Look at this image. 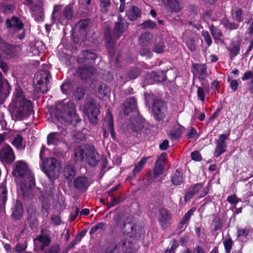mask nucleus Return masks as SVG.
I'll list each match as a JSON object with an SVG mask.
<instances>
[{"mask_svg":"<svg viewBox=\"0 0 253 253\" xmlns=\"http://www.w3.org/2000/svg\"><path fill=\"white\" fill-rule=\"evenodd\" d=\"M52 122L55 124H69L74 126L81 121L76 112L74 103L69 101L56 104L55 108L50 112Z\"/></svg>","mask_w":253,"mask_h":253,"instance_id":"obj_1","label":"nucleus"},{"mask_svg":"<svg viewBox=\"0 0 253 253\" xmlns=\"http://www.w3.org/2000/svg\"><path fill=\"white\" fill-rule=\"evenodd\" d=\"M12 174L15 177L23 178L20 188L24 198L28 197L35 186V179L34 174L28 169L27 164L22 161H17Z\"/></svg>","mask_w":253,"mask_h":253,"instance_id":"obj_2","label":"nucleus"},{"mask_svg":"<svg viewBox=\"0 0 253 253\" xmlns=\"http://www.w3.org/2000/svg\"><path fill=\"white\" fill-rule=\"evenodd\" d=\"M146 103H149V100L152 98V112L154 118L157 121H163L165 118L168 112V106L164 99L157 96H155L153 94H145Z\"/></svg>","mask_w":253,"mask_h":253,"instance_id":"obj_3","label":"nucleus"},{"mask_svg":"<svg viewBox=\"0 0 253 253\" xmlns=\"http://www.w3.org/2000/svg\"><path fill=\"white\" fill-rule=\"evenodd\" d=\"M61 168L60 163L53 157L45 158L41 165L42 170L52 182L59 176Z\"/></svg>","mask_w":253,"mask_h":253,"instance_id":"obj_4","label":"nucleus"},{"mask_svg":"<svg viewBox=\"0 0 253 253\" xmlns=\"http://www.w3.org/2000/svg\"><path fill=\"white\" fill-rule=\"evenodd\" d=\"M15 109L13 115L17 119H22L24 117H28L34 112L33 102L29 100H26L14 105Z\"/></svg>","mask_w":253,"mask_h":253,"instance_id":"obj_5","label":"nucleus"},{"mask_svg":"<svg viewBox=\"0 0 253 253\" xmlns=\"http://www.w3.org/2000/svg\"><path fill=\"white\" fill-rule=\"evenodd\" d=\"M74 17V10L73 5H66L60 13L56 12L54 8L52 13V20L57 21L62 25L67 23L68 20H72Z\"/></svg>","mask_w":253,"mask_h":253,"instance_id":"obj_6","label":"nucleus"},{"mask_svg":"<svg viewBox=\"0 0 253 253\" xmlns=\"http://www.w3.org/2000/svg\"><path fill=\"white\" fill-rule=\"evenodd\" d=\"M50 73L48 71L40 70L35 75V80L38 85L37 90L43 93L48 91L47 85L49 84V79H51Z\"/></svg>","mask_w":253,"mask_h":253,"instance_id":"obj_7","label":"nucleus"},{"mask_svg":"<svg viewBox=\"0 0 253 253\" xmlns=\"http://www.w3.org/2000/svg\"><path fill=\"white\" fill-rule=\"evenodd\" d=\"M5 26L8 29H13L15 32L22 31V33L17 36V38L19 40L25 38L26 30L24 28V24L19 17L12 16L10 18L7 19L5 21Z\"/></svg>","mask_w":253,"mask_h":253,"instance_id":"obj_8","label":"nucleus"},{"mask_svg":"<svg viewBox=\"0 0 253 253\" xmlns=\"http://www.w3.org/2000/svg\"><path fill=\"white\" fill-rule=\"evenodd\" d=\"M128 218H126L123 222L122 230V235L132 240L135 239L138 235L137 225L136 223L130 222Z\"/></svg>","mask_w":253,"mask_h":253,"instance_id":"obj_9","label":"nucleus"},{"mask_svg":"<svg viewBox=\"0 0 253 253\" xmlns=\"http://www.w3.org/2000/svg\"><path fill=\"white\" fill-rule=\"evenodd\" d=\"M84 110L91 124L95 125L98 124V116L100 111L93 100L86 102L84 106Z\"/></svg>","mask_w":253,"mask_h":253,"instance_id":"obj_10","label":"nucleus"},{"mask_svg":"<svg viewBox=\"0 0 253 253\" xmlns=\"http://www.w3.org/2000/svg\"><path fill=\"white\" fill-rule=\"evenodd\" d=\"M92 183L91 180L85 175L78 176L73 182L74 189L81 193L85 192Z\"/></svg>","mask_w":253,"mask_h":253,"instance_id":"obj_11","label":"nucleus"},{"mask_svg":"<svg viewBox=\"0 0 253 253\" xmlns=\"http://www.w3.org/2000/svg\"><path fill=\"white\" fill-rule=\"evenodd\" d=\"M104 41L108 52L111 57H114L116 54V43L117 40H114L112 35V31L109 27L104 28Z\"/></svg>","mask_w":253,"mask_h":253,"instance_id":"obj_12","label":"nucleus"},{"mask_svg":"<svg viewBox=\"0 0 253 253\" xmlns=\"http://www.w3.org/2000/svg\"><path fill=\"white\" fill-rule=\"evenodd\" d=\"M116 244L118 246V253H133L134 245L132 240L121 235Z\"/></svg>","mask_w":253,"mask_h":253,"instance_id":"obj_13","label":"nucleus"},{"mask_svg":"<svg viewBox=\"0 0 253 253\" xmlns=\"http://www.w3.org/2000/svg\"><path fill=\"white\" fill-rule=\"evenodd\" d=\"M172 213L166 208H161L159 211L158 223L163 229H166L171 224Z\"/></svg>","mask_w":253,"mask_h":253,"instance_id":"obj_14","label":"nucleus"},{"mask_svg":"<svg viewBox=\"0 0 253 253\" xmlns=\"http://www.w3.org/2000/svg\"><path fill=\"white\" fill-rule=\"evenodd\" d=\"M103 136L104 138L109 136V131L110 132L111 137L113 140L116 139L115 131L114 129L113 117L111 115L107 116V118L104 120L103 123Z\"/></svg>","mask_w":253,"mask_h":253,"instance_id":"obj_15","label":"nucleus"},{"mask_svg":"<svg viewBox=\"0 0 253 253\" xmlns=\"http://www.w3.org/2000/svg\"><path fill=\"white\" fill-rule=\"evenodd\" d=\"M166 79V72L163 71L158 70L157 71H152L150 74L147 75L145 82L147 84H153L155 82H165Z\"/></svg>","mask_w":253,"mask_h":253,"instance_id":"obj_16","label":"nucleus"},{"mask_svg":"<svg viewBox=\"0 0 253 253\" xmlns=\"http://www.w3.org/2000/svg\"><path fill=\"white\" fill-rule=\"evenodd\" d=\"M15 159L13 151L10 146L8 145L1 149L0 151L1 161L7 164H10L14 161Z\"/></svg>","mask_w":253,"mask_h":253,"instance_id":"obj_17","label":"nucleus"},{"mask_svg":"<svg viewBox=\"0 0 253 253\" xmlns=\"http://www.w3.org/2000/svg\"><path fill=\"white\" fill-rule=\"evenodd\" d=\"M204 182H200L191 185L188 190L185 191L184 196V201L187 203L190 201L194 196L198 194L203 188Z\"/></svg>","mask_w":253,"mask_h":253,"instance_id":"obj_18","label":"nucleus"},{"mask_svg":"<svg viewBox=\"0 0 253 253\" xmlns=\"http://www.w3.org/2000/svg\"><path fill=\"white\" fill-rule=\"evenodd\" d=\"M227 139V135L222 134L219 135V139L216 140V147L214 153L215 157H219L226 151L227 148L226 140Z\"/></svg>","mask_w":253,"mask_h":253,"instance_id":"obj_19","label":"nucleus"},{"mask_svg":"<svg viewBox=\"0 0 253 253\" xmlns=\"http://www.w3.org/2000/svg\"><path fill=\"white\" fill-rule=\"evenodd\" d=\"M86 153V162L90 167H95L100 162V156L94 149L93 146H90Z\"/></svg>","mask_w":253,"mask_h":253,"instance_id":"obj_20","label":"nucleus"},{"mask_svg":"<svg viewBox=\"0 0 253 253\" xmlns=\"http://www.w3.org/2000/svg\"><path fill=\"white\" fill-rule=\"evenodd\" d=\"M123 111L125 116L129 115L131 112L138 111L137 100L134 96L126 100L124 103Z\"/></svg>","mask_w":253,"mask_h":253,"instance_id":"obj_21","label":"nucleus"},{"mask_svg":"<svg viewBox=\"0 0 253 253\" xmlns=\"http://www.w3.org/2000/svg\"><path fill=\"white\" fill-rule=\"evenodd\" d=\"M90 145L88 144L84 146H79L76 147L74 150V160L76 163L83 162L86 157V152Z\"/></svg>","mask_w":253,"mask_h":253,"instance_id":"obj_22","label":"nucleus"},{"mask_svg":"<svg viewBox=\"0 0 253 253\" xmlns=\"http://www.w3.org/2000/svg\"><path fill=\"white\" fill-rule=\"evenodd\" d=\"M128 23H115L112 32V37L114 40H119L128 28Z\"/></svg>","mask_w":253,"mask_h":253,"instance_id":"obj_23","label":"nucleus"},{"mask_svg":"<svg viewBox=\"0 0 253 253\" xmlns=\"http://www.w3.org/2000/svg\"><path fill=\"white\" fill-rule=\"evenodd\" d=\"M30 9L35 20L40 21L43 20V8L41 1H38L35 2L34 5H31Z\"/></svg>","mask_w":253,"mask_h":253,"instance_id":"obj_24","label":"nucleus"},{"mask_svg":"<svg viewBox=\"0 0 253 253\" xmlns=\"http://www.w3.org/2000/svg\"><path fill=\"white\" fill-rule=\"evenodd\" d=\"M2 50L8 58H13L18 54L20 46L6 43L3 45Z\"/></svg>","mask_w":253,"mask_h":253,"instance_id":"obj_25","label":"nucleus"},{"mask_svg":"<svg viewBox=\"0 0 253 253\" xmlns=\"http://www.w3.org/2000/svg\"><path fill=\"white\" fill-rule=\"evenodd\" d=\"M97 58L96 53L89 50H83L79 56V59L82 63L89 62L94 63L95 59Z\"/></svg>","mask_w":253,"mask_h":253,"instance_id":"obj_26","label":"nucleus"},{"mask_svg":"<svg viewBox=\"0 0 253 253\" xmlns=\"http://www.w3.org/2000/svg\"><path fill=\"white\" fill-rule=\"evenodd\" d=\"M11 216L15 220H20L23 215V206L22 202L16 200L11 209Z\"/></svg>","mask_w":253,"mask_h":253,"instance_id":"obj_27","label":"nucleus"},{"mask_svg":"<svg viewBox=\"0 0 253 253\" xmlns=\"http://www.w3.org/2000/svg\"><path fill=\"white\" fill-rule=\"evenodd\" d=\"M27 223L32 230L37 229L39 220L38 219V213L35 210L33 209L29 210L27 212Z\"/></svg>","mask_w":253,"mask_h":253,"instance_id":"obj_28","label":"nucleus"},{"mask_svg":"<svg viewBox=\"0 0 253 253\" xmlns=\"http://www.w3.org/2000/svg\"><path fill=\"white\" fill-rule=\"evenodd\" d=\"M94 89L96 93H98L100 98H103L104 96H108L110 93V87L102 82H99L95 84Z\"/></svg>","mask_w":253,"mask_h":253,"instance_id":"obj_29","label":"nucleus"},{"mask_svg":"<svg viewBox=\"0 0 253 253\" xmlns=\"http://www.w3.org/2000/svg\"><path fill=\"white\" fill-rule=\"evenodd\" d=\"M77 73L81 80L85 81L90 78L93 75L94 70L92 67L80 66L78 68Z\"/></svg>","mask_w":253,"mask_h":253,"instance_id":"obj_30","label":"nucleus"},{"mask_svg":"<svg viewBox=\"0 0 253 253\" xmlns=\"http://www.w3.org/2000/svg\"><path fill=\"white\" fill-rule=\"evenodd\" d=\"M141 10L135 5H133L126 12V16L130 21H135L141 16Z\"/></svg>","mask_w":253,"mask_h":253,"instance_id":"obj_31","label":"nucleus"},{"mask_svg":"<svg viewBox=\"0 0 253 253\" xmlns=\"http://www.w3.org/2000/svg\"><path fill=\"white\" fill-rule=\"evenodd\" d=\"M90 23V19H83L76 23V29L82 36L85 37L86 36L87 29Z\"/></svg>","mask_w":253,"mask_h":253,"instance_id":"obj_32","label":"nucleus"},{"mask_svg":"<svg viewBox=\"0 0 253 253\" xmlns=\"http://www.w3.org/2000/svg\"><path fill=\"white\" fill-rule=\"evenodd\" d=\"M164 6L171 13L178 12L181 9L178 0H166L164 1Z\"/></svg>","mask_w":253,"mask_h":253,"instance_id":"obj_33","label":"nucleus"},{"mask_svg":"<svg viewBox=\"0 0 253 253\" xmlns=\"http://www.w3.org/2000/svg\"><path fill=\"white\" fill-rule=\"evenodd\" d=\"M184 181V176L182 170L176 169L175 172L171 175L170 181L175 186L181 185Z\"/></svg>","mask_w":253,"mask_h":253,"instance_id":"obj_34","label":"nucleus"},{"mask_svg":"<svg viewBox=\"0 0 253 253\" xmlns=\"http://www.w3.org/2000/svg\"><path fill=\"white\" fill-rule=\"evenodd\" d=\"M140 70L137 67L130 68L126 72L125 79L126 81L136 79L140 74Z\"/></svg>","mask_w":253,"mask_h":253,"instance_id":"obj_35","label":"nucleus"},{"mask_svg":"<svg viewBox=\"0 0 253 253\" xmlns=\"http://www.w3.org/2000/svg\"><path fill=\"white\" fill-rule=\"evenodd\" d=\"M26 100L27 99L25 98L24 95V92L21 88L19 86L16 87L12 100L14 105L18 103L19 104V103L20 104V102Z\"/></svg>","mask_w":253,"mask_h":253,"instance_id":"obj_36","label":"nucleus"},{"mask_svg":"<svg viewBox=\"0 0 253 253\" xmlns=\"http://www.w3.org/2000/svg\"><path fill=\"white\" fill-rule=\"evenodd\" d=\"M42 234L38 235L34 241H38L42 243V245L41 246L40 249L41 251H43L45 247H47L50 245L51 243V239L47 235L43 234L42 229Z\"/></svg>","mask_w":253,"mask_h":253,"instance_id":"obj_37","label":"nucleus"},{"mask_svg":"<svg viewBox=\"0 0 253 253\" xmlns=\"http://www.w3.org/2000/svg\"><path fill=\"white\" fill-rule=\"evenodd\" d=\"M64 176L66 179L70 181L74 178L76 174L75 167L72 165H67L64 169Z\"/></svg>","mask_w":253,"mask_h":253,"instance_id":"obj_38","label":"nucleus"},{"mask_svg":"<svg viewBox=\"0 0 253 253\" xmlns=\"http://www.w3.org/2000/svg\"><path fill=\"white\" fill-rule=\"evenodd\" d=\"M60 133L56 132L50 133L47 137V144L48 145H57L60 142Z\"/></svg>","mask_w":253,"mask_h":253,"instance_id":"obj_39","label":"nucleus"},{"mask_svg":"<svg viewBox=\"0 0 253 253\" xmlns=\"http://www.w3.org/2000/svg\"><path fill=\"white\" fill-rule=\"evenodd\" d=\"M209 28L211 33L215 41L221 42L222 41L223 35L220 29L215 27L213 24L211 25Z\"/></svg>","mask_w":253,"mask_h":253,"instance_id":"obj_40","label":"nucleus"},{"mask_svg":"<svg viewBox=\"0 0 253 253\" xmlns=\"http://www.w3.org/2000/svg\"><path fill=\"white\" fill-rule=\"evenodd\" d=\"M226 201L231 205L230 209L233 211L236 208L237 204L241 201V199L239 198L236 194H233L227 197Z\"/></svg>","mask_w":253,"mask_h":253,"instance_id":"obj_41","label":"nucleus"},{"mask_svg":"<svg viewBox=\"0 0 253 253\" xmlns=\"http://www.w3.org/2000/svg\"><path fill=\"white\" fill-rule=\"evenodd\" d=\"M149 158H150V157H144L142 158L140 161L135 165V168L132 171L133 175H136L141 170L144 165L146 164L147 161Z\"/></svg>","mask_w":253,"mask_h":253,"instance_id":"obj_42","label":"nucleus"},{"mask_svg":"<svg viewBox=\"0 0 253 253\" xmlns=\"http://www.w3.org/2000/svg\"><path fill=\"white\" fill-rule=\"evenodd\" d=\"M232 18L238 23L244 21L243 10L241 8H237L234 12L231 11Z\"/></svg>","mask_w":253,"mask_h":253,"instance_id":"obj_43","label":"nucleus"},{"mask_svg":"<svg viewBox=\"0 0 253 253\" xmlns=\"http://www.w3.org/2000/svg\"><path fill=\"white\" fill-rule=\"evenodd\" d=\"M150 36L149 32H145L141 35L139 38V41L141 46L149 45L151 39Z\"/></svg>","mask_w":253,"mask_h":253,"instance_id":"obj_44","label":"nucleus"},{"mask_svg":"<svg viewBox=\"0 0 253 253\" xmlns=\"http://www.w3.org/2000/svg\"><path fill=\"white\" fill-rule=\"evenodd\" d=\"M165 47L163 40L160 39L159 41H156L153 51L157 53H162L164 52Z\"/></svg>","mask_w":253,"mask_h":253,"instance_id":"obj_45","label":"nucleus"},{"mask_svg":"<svg viewBox=\"0 0 253 253\" xmlns=\"http://www.w3.org/2000/svg\"><path fill=\"white\" fill-rule=\"evenodd\" d=\"M196 211V208L193 207L190 209L182 217V219L180 220V224L181 225H185L188 224L191 219V217L192 215H193L194 212Z\"/></svg>","mask_w":253,"mask_h":253,"instance_id":"obj_46","label":"nucleus"},{"mask_svg":"<svg viewBox=\"0 0 253 253\" xmlns=\"http://www.w3.org/2000/svg\"><path fill=\"white\" fill-rule=\"evenodd\" d=\"M249 79H251V81L250 82V86L249 88L250 90L253 91V70L252 71H247L242 77L243 81H247Z\"/></svg>","mask_w":253,"mask_h":253,"instance_id":"obj_47","label":"nucleus"},{"mask_svg":"<svg viewBox=\"0 0 253 253\" xmlns=\"http://www.w3.org/2000/svg\"><path fill=\"white\" fill-rule=\"evenodd\" d=\"M183 131V128L179 127L169 131V136L172 140H177L181 136Z\"/></svg>","mask_w":253,"mask_h":253,"instance_id":"obj_48","label":"nucleus"},{"mask_svg":"<svg viewBox=\"0 0 253 253\" xmlns=\"http://www.w3.org/2000/svg\"><path fill=\"white\" fill-rule=\"evenodd\" d=\"M192 68L200 75L205 76L207 74V66L205 64L193 63Z\"/></svg>","mask_w":253,"mask_h":253,"instance_id":"obj_49","label":"nucleus"},{"mask_svg":"<svg viewBox=\"0 0 253 253\" xmlns=\"http://www.w3.org/2000/svg\"><path fill=\"white\" fill-rule=\"evenodd\" d=\"M85 94V89L81 86L77 87L73 91V94L75 97L78 100H81L84 98Z\"/></svg>","mask_w":253,"mask_h":253,"instance_id":"obj_50","label":"nucleus"},{"mask_svg":"<svg viewBox=\"0 0 253 253\" xmlns=\"http://www.w3.org/2000/svg\"><path fill=\"white\" fill-rule=\"evenodd\" d=\"M140 26L143 30L153 29L156 27L157 24L155 22L149 19L144 21Z\"/></svg>","mask_w":253,"mask_h":253,"instance_id":"obj_51","label":"nucleus"},{"mask_svg":"<svg viewBox=\"0 0 253 253\" xmlns=\"http://www.w3.org/2000/svg\"><path fill=\"white\" fill-rule=\"evenodd\" d=\"M234 242L231 236L229 235L228 238L224 240L223 244L225 251V253H230L233 245Z\"/></svg>","mask_w":253,"mask_h":253,"instance_id":"obj_52","label":"nucleus"},{"mask_svg":"<svg viewBox=\"0 0 253 253\" xmlns=\"http://www.w3.org/2000/svg\"><path fill=\"white\" fill-rule=\"evenodd\" d=\"M111 4L110 0H99V6L101 11L104 13H107Z\"/></svg>","mask_w":253,"mask_h":253,"instance_id":"obj_53","label":"nucleus"},{"mask_svg":"<svg viewBox=\"0 0 253 253\" xmlns=\"http://www.w3.org/2000/svg\"><path fill=\"white\" fill-rule=\"evenodd\" d=\"M213 225L214 231L221 230L222 228L223 221L219 216H216L213 218Z\"/></svg>","mask_w":253,"mask_h":253,"instance_id":"obj_54","label":"nucleus"},{"mask_svg":"<svg viewBox=\"0 0 253 253\" xmlns=\"http://www.w3.org/2000/svg\"><path fill=\"white\" fill-rule=\"evenodd\" d=\"M164 169L165 166L164 165L157 164V163H155L152 172L154 173V175L155 176L159 177L161 174H162Z\"/></svg>","mask_w":253,"mask_h":253,"instance_id":"obj_55","label":"nucleus"},{"mask_svg":"<svg viewBox=\"0 0 253 253\" xmlns=\"http://www.w3.org/2000/svg\"><path fill=\"white\" fill-rule=\"evenodd\" d=\"M227 50L233 57H235L239 54L240 46L238 44H233L232 45L227 48Z\"/></svg>","mask_w":253,"mask_h":253,"instance_id":"obj_56","label":"nucleus"},{"mask_svg":"<svg viewBox=\"0 0 253 253\" xmlns=\"http://www.w3.org/2000/svg\"><path fill=\"white\" fill-rule=\"evenodd\" d=\"M105 225V223L101 222L92 226L89 231L90 236H92L99 229L103 230Z\"/></svg>","mask_w":253,"mask_h":253,"instance_id":"obj_57","label":"nucleus"},{"mask_svg":"<svg viewBox=\"0 0 253 253\" xmlns=\"http://www.w3.org/2000/svg\"><path fill=\"white\" fill-rule=\"evenodd\" d=\"M224 27L227 29L229 30L230 31L235 30L237 29L239 27V24L235 23V22H231L229 20H227L224 23Z\"/></svg>","mask_w":253,"mask_h":253,"instance_id":"obj_58","label":"nucleus"},{"mask_svg":"<svg viewBox=\"0 0 253 253\" xmlns=\"http://www.w3.org/2000/svg\"><path fill=\"white\" fill-rule=\"evenodd\" d=\"M186 44L188 49L192 52L194 51L196 49L195 40L192 38H189L186 40Z\"/></svg>","mask_w":253,"mask_h":253,"instance_id":"obj_59","label":"nucleus"},{"mask_svg":"<svg viewBox=\"0 0 253 253\" xmlns=\"http://www.w3.org/2000/svg\"><path fill=\"white\" fill-rule=\"evenodd\" d=\"M116 251L118 252V246L116 243H111L105 249L104 253H116Z\"/></svg>","mask_w":253,"mask_h":253,"instance_id":"obj_60","label":"nucleus"},{"mask_svg":"<svg viewBox=\"0 0 253 253\" xmlns=\"http://www.w3.org/2000/svg\"><path fill=\"white\" fill-rule=\"evenodd\" d=\"M23 138L20 134L17 135V136L14 138L12 144L14 145L17 148H20L22 146Z\"/></svg>","mask_w":253,"mask_h":253,"instance_id":"obj_61","label":"nucleus"},{"mask_svg":"<svg viewBox=\"0 0 253 253\" xmlns=\"http://www.w3.org/2000/svg\"><path fill=\"white\" fill-rule=\"evenodd\" d=\"M60 250V246L58 244H55L48 248L44 253H59Z\"/></svg>","mask_w":253,"mask_h":253,"instance_id":"obj_62","label":"nucleus"},{"mask_svg":"<svg viewBox=\"0 0 253 253\" xmlns=\"http://www.w3.org/2000/svg\"><path fill=\"white\" fill-rule=\"evenodd\" d=\"M140 54L142 56L150 57L151 55L149 45L142 46L139 51Z\"/></svg>","mask_w":253,"mask_h":253,"instance_id":"obj_63","label":"nucleus"},{"mask_svg":"<svg viewBox=\"0 0 253 253\" xmlns=\"http://www.w3.org/2000/svg\"><path fill=\"white\" fill-rule=\"evenodd\" d=\"M172 242V245L171 246L170 248L168 247L166 251V253H174L175 250L179 246V244L175 239H173Z\"/></svg>","mask_w":253,"mask_h":253,"instance_id":"obj_64","label":"nucleus"}]
</instances>
